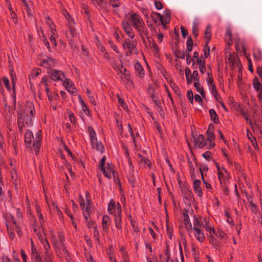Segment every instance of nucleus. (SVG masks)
Listing matches in <instances>:
<instances>
[{"label":"nucleus","mask_w":262,"mask_h":262,"mask_svg":"<svg viewBox=\"0 0 262 262\" xmlns=\"http://www.w3.org/2000/svg\"><path fill=\"white\" fill-rule=\"evenodd\" d=\"M34 113V105L32 102H28L25 105V107L21 111L18 117V128L22 131L25 124L27 126H30L33 124L32 118Z\"/></svg>","instance_id":"f257e3e1"},{"label":"nucleus","mask_w":262,"mask_h":262,"mask_svg":"<svg viewBox=\"0 0 262 262\" xmlns=\"http://www.w3.org/2000/svg\"><path fill=\"white\" fill-rule=\"evenodd\" d=\"M103 57L109 61L113 69L117 72L118 77L123 80L130 81L131 75L122 64V55H119V60L117 61L114 57L110 58L108 54L105 51L102 53Z\"/></svg>","instance_id":"f03ea898"},{"label":"nucleus","mask_w":262,"mask_h":262,"mask_svg":"<svg viewBox=\"0 0 262 262\" xmlns=\"http://www.w3.org/2000/svg\"><path fill=\"white\" fill-rule=\"evenodd\" d=\"M41 139L42 137L40 130H38L36 133L35 138H34L32 132L29 130H27L25 134V142L26 146L30 149H34L36 155L39 152L40 145V142Z\"/></svg>","instance_id":"7ed1b4c3"},{"label":"nucleus","mask_w":262,"mask_h":262,"mask_svg":"<svg viewBox=\"0 0 262 262\" xmlns=\"http://www.w3.org/2000/svg\"><path fill=\"white\" fill-rule=\"evenodd\" d=\"M128 21L133 25L140 35L143 36L146 35L147 29L141 17L139 14L134 12L128 13Z\"/></svg>","instance_id":"20e7f679"},{"label":"nucleus","mask_w":262,"mask_h":262,"mask_svg":"<svg viewBox=\"0 0 262 262\" xmlns=\"http://www.w3.org/2000/svg\"><path fill=\"white\" fill-rule=\"evenodd\" d=\"M207 75H208V77L206 78V82L209 90L211 92V94L213 96L214 99L216 101H219V100L221 99V98L217 91L216 86L213 79L212 74L211 72L208 71L207 72Z\"/></svg>","instance_id":"39448f33"},{"label":"nucleus","mask_w":262,"mask_h":262,"mask_svg":"<svg viewBox=\"0 0 262 262\" xmlns=\"http://www.w3.org/2000/svg\"><path fill=\"white\" fill-rule=\"evenodd\" d=\"M137 43L134 40L126 39L122 44V47L126 50V55L127 56H131L133 53L137 54Z\"/></svg>","instance_id":"423d86ee"},{"label":"nucleus","mask_w":262,"mask_h":262,"mask_svg":"<svg viewBox=\"0 0 262 262\" xmlns=\"http://www.w3.org/2000/svg\"><path fill=\"white\" fill-rule=\"evenodd\" d=\"M108 211L114 216L121 215V205L119 203H116L115 201L112 200L108 206Z\"/></svg>","instance_id":"0eeeda50"},{"label":"nucleus","mask_w":262,"mask_h":262,"mask_svg":"<svg viewBox=\"0 0 262 262\" xmlns=\"http://www.w3.org/2000/svg\"><path fill=\"white\" fill-rule=\"evenodd\" d=\"M45 90L48 99L50 101L51 106L54 110H56L57 101L59 99V95L56 92L52 94V93L50 91L49 87L46 86Z\"/></svg>","instance_id":"6e6552de"},{"label":"nucleus","mask_w":262,"mask_h":262,"mask_svg":"<svg viewBox=\"0 0 262 262\" xmlns=\"http://www.w3.org/2000/svg\"><path fill=\"white\" fill-rule=\"evenodd\" d=\"M62 82L63 86L70 94L73 95L77 94V89L73 81L66 78Z\"/></svg>","instance_id":"1a4fd4ad"},{"label":"nucleus","mask_w":262,"mask_h":262,"mask_svg":"<svg viewBox=\"0 0 262 262\" xmlns=\"http://www.w3.org/2000/svg\"><path fill=\"white\" fill-rule=\"evenodd\" d=\"M55 64V60L52 58L48 56L42 57L40 61V65L45 68L54 67Z\"/></svg>","instance_id":"9d476101"},{"label":"nucleus","mask_w":262,"mask_h":262,"mask_svg":"<svg viewBox=\"0 0 262 262\" xmlns=\"http://www.w3.org/2000/svg\"><path fill=\"white\" fill-rule=\"evenodd\" d=\"M50 77L52 80L63 81L66 78L64 73L61 71L54 70L50 73Z\"/></svg>","instance_id":"9b49d317"},{"label":"nucleus","mask_w":262,"mask_h":262,"mask_svg":"<svg viewBox=\"0 0 262 262\" xmlns=\"http://www.w3.org/2000/svg\"><path fill=\"white\" fill-rule=\"evenodd\" d=\"M194 146L199 148H202L206 146V141L203 135L193 136Z\"/></svg>","instance_id":"f8f14e48"},{"label":"nucleus","mask_w":262,"mask_h":262,"mask_svg":"<svg viewBox=\"0 0 262 262\" xmlns=\"http://www.w3.org/2000/svg\"><path fill=\"white\" fill-rule=\"evenodd\" d=\"M58 240H57L53 235H52V240L54 246L56 249L62 248L63 246V241L64 239L62 234L59 233L58 235Z\"/></svg>","instance_id":"ddd939ff"},{"label":"nucleus","mask_w":262,"mask_h":262,"mask_svg":"<svg viewBox=\"0 0 262 262\" xmlns=\"http://www.w3.org/2000/svg\"><path fill=\"white\" fill-rule=\"evenodd\" d=\"M253 85L255 90L258 93V98L262 101V84L259 79L255 77L253 80Z\"/></svg>","instance_id":"4468645a"},{"label":"nucleus","mask_w":262,"mask_h":262,"mask_svg":"<svg viewBox=\"0 0 262 262\" xmlns=\"http://www.w3.org/2000/svg\"><path fill=\"white\" fill-rule=\"evenodd\" d=\"M122 27L127 36L131 39L135 37V34L131 25L127 21H122Z\"/></svg>","instance_id":"2eb2a0df"},{"label":"nucleus","mask_w":262,"mask_h":262,"mask_svg":"<svg viewBox=\"0 0 262 262\" xmlns=\"http://www.w3.org/2000/svg\"><path fill=\"white\" fill-rule=\"evenodd\" d=\"M110 224V219L107 215H104L102 219V234H107L108 231V228Z\"/></svg>","instance_id":"dca6fc26"},{"label":"nucleus","mask_w":262,"mask_h":262,"mask_svg":"<svg viewBox=\"0 0 262 262\" xmlns=\"http://www.w3.org/2000/svg\"><path fill=\"white\" fill-rule=\"evenodd\" d=\"M210 236H213L216 238L218 239L219 241H223L225 240L227 238L226 234L221 229H218L217 230H215L214 229V233H211L210 234Z\"/></svg>","instance_id":"f3484780"},{"label":"nucleus","mask_w":262,"mask_h":262,"mask_svg":"<svg viewBox=\"0 0 262 262\" xmlns=\"http://www.w3.org/2000/svg\"><path fill=\"white\" fill-rule=\"evenodd\" d=\"M202 226L209 232V234L211 233H214V228L213 227L209 219H203L202 221Z\"/></svg>","instance_id":"a211bd4d"},{"label":"nucleus","mask_w":262,"mask_h":262,"mask_svg":"<svg viewBox=\"0 0 262 262\" xmlns=\"http://www.w3.org/2000/svg\"><path fill=\"white\" fill-rule=\"evenodd\" d=\"M193 232V234L195 238L200 242L203 243L205 237L203 231L201 229H192Z\"/></svg>","instance_id":"6ab92c4d"},{"label":"nucleus","mask_w":262,"mask_h":262,"mask_svg":"<svg viewBox=\"0 0 262 262\" xmlns=\"http://www.w3.org/2000/svg\"><path fill=\"white\" fill-rule=\"evenodd\" d=\"M48 36L50 40L51 43L55 47L56 46L57 43L56 42V38H57V33L56 30L55 29H53V28H52V30H49L48 33Z\"/></svg>","instance_id":"aec40b11"},{"label":"nucleus","mask_w":262,"mask_h":262,"mask_svg":"<svg viewBox=\"0 0 262 262\" xmlns=\"http://www.w3.org/2000/svg\"><path fill=\"white\" fill-rule=\"evenodd\" d=\"M47 203L50 211L56 212L59 216L62 214L61 211L52 201L47 200Z\"/></svg>","instance_id":"412c9836"},{"label":"nucleus","mask_w":262,"mask_h":262,"mask_svg":"<svg viewBox=\"0 0 262 262\" xmlns=\"http://www.w3.org/2000/svg\"><path fill=\"white\" fill-rule=\"evenodd\" d=\"M193 188L195 193L199 197H201L203 195V191L201 187V182L200 180H195L194 181Z\"/></svg>","instance_id":"4be33fe9"},{"label":"nucleus","mask_w":262,"mask_h":262,"mask_svg":"<svg viewBox=\"0 0 262 262\" xmlns=\"http://www.w3.org/2000/svg\"><path fill=\"white\" fill-rule=\"evenodd\" d=\"M148 92L150 95V97L152 101L158 106H159L160 103L159 98L156 95L155 93L154 89L152 86H149Z\"/></svg>","instance_id":"5701e85b"},{"label":"nucleus","mask_w":262,"mask_h":262,"mask_svg":"<svg viewBox=\"0 0 262 262\" xmlns=\"http://www.w3.org/2000/svg\"><path fill=\"white\" fill-rule=\"evenodd\" d=\"M62 14L64 15L66 18L68 20V23L70 25V33L71 34L72 36H74V30L72 27V25L74 24V22L73 18L71 17V16L68 14V12L66 10H63L62 11Z\"/></svg>","instance_id":"b1692460"},{"label":"nucleus","mask_w":262,"mask_h":262,"mask_svg":"<svg viewBox=\"0 0 262 262\" xmlns=\"http://www.w3.org/2000/svg\"><path fill=\"white\" fill-rule=\"evenodd\" d=\"M88 131L92 146H94L95 143H97V141L96 133L94 131V128L91 126H89L88 127Z\"/></svg>","instance_id":"393cba45"},{"label":"nucleus","mask_w":262,"mask_h":262,"mask_svg":"<svg viewBox=\"0 0 262 262\" xmlns=\"http://www.w3.org/2000/svg\"><path fill=\"white\" fill-rule=\"evenodd\" d=\"M101 170L106 178L108 179L111 178L112 174L113 173V166L112 164H107L106 167H104L101 168Z\"/></svg>","instance_id":"a878e982"},{"label":"nucleus","mask_w":262,"mask_h":262,"mask_svg":"<svg viewBox=\"0 0 262 262\" xmlns=\"http://www.w3.org/2000/svg\"><path fill=\"white\" fill-rule=\"evenodd\" d=\"M217 168L218 177L221 183L225 181L227 176V171L224 168H221L217 165H216Z\"/></svg>","instance_id":"bb28decb"},{"label":"nucleus","mask_w":262,"mask_h":262,"mask_svg":"<svg viewBox=\"0 0 262 262\" xmlns=\"http://www.w3.org/2000/svg\"><path fill=\"white\" fill-rule=\"evenodd\" d=\"M79 202L83 212L84 210L89 212V210L90 208V202L89 201H87L86 204H85L84 199L80 197L79 199Z\"/></svg>","instance_id":"cd10ccee"},{"label":"nucleus","mask_w":262,"mask_h":262,"mask_svg":"<svg viewBox=\"0 0 262 262\" xmlns=\"http://www.w3.org/2000/svg\"><path fill=\"white\" fill-rule=\"evenodd\" d=\"M253 56L256 61L262 60V50L259 48H255L253 51Z\"/></svg>","instance_id":"c85d7f7f"},{"label":"nucleus","mask_w":262,"mask_h":262,"mask_svg":"<svg viewBox=\"0 0 262 262\" xmlns=\"http://www.w3.org/2000/svg\"><path fill=\"white\" fill-rule=\"evenodd\" d=\"M115 224L118 229V233L122 232V219L121 215L115 216Z\"/></svg>","instance_id":"c756f323"},{"label":"nucleus","mask_w":262,"mask_h":262,"mask_svg":"<svg viewBox=\"0 0 262 262\" xmlns=\"http://www.w3.org/2000/svg\"><path fill=\"white\" fill-rule=\"evenodd\" d=\"M193 85L196 91L198 93H199L203 97H205V92L204 90L203 86L200 83V81L197 82H194Z\"/></svg>","instance_id":"7c9ffc66"},{"label":"nucleus","mask_w":262,"mask_h":262,"mask_svg":"<svg viewBox=\"0 0 262 262\" xmlns=\"http://www.w3.org/2000/svg\"><path fill=\"white\" fill-rule=\"evenodd\" d=\"M253 132L259 139H262V127L256 124L252 126Z\"/></svg>","instance_id":"2f4dec72"},{"label":"nucleus","mask_w":262,"mask_h":262,"mask_svg":"<svg viewBox=\"0 0 262 262\" xmlns=\"http://www.w3.org/2000/svg\"><path fill=\"white\" fill-rule=\"evenodd\" d=\"M204 36L206 39L205 43L208 44L209 42L210 39L211 37V29L210 26H208L204 32Z\"/></svg>","instance_id":"473e14b6"},{"label":"nucleus","mask_w":262,"mask_h":262,"mask_svg":"<svg viewBox=\"0 0 262 262\" xmlns=\"http://www.w3.org/2000/svg\"><path fill=\"white\" fill-rule=\"evenodd\" d=\"M235 48L237 51H242L246 53V49L239 38L235 39Z\"/></svg>","instance_id":"72a5a7b5"},{"label":"nucleus","mask_w":262,"mask_h":262,"mask_svg":"<svg viewBox=\"0 0 262 262\" xmlns=\"http://www.w3.org/2000/svg\"><path fill=\"white\" fill-rule=\"evenodd\" d=\"M209 115L211 120L215 124H217L219 122V119L217 115L216 114L215 111L211 109L209 110Z\"/></svg>","instance_id":"f704fd0d"},{"label":"nucleus","mask_w":262,"mask_h":262,"mask_svg":"<svg viewBox=\"0 0 262 262\" xmlns=\"http://www.w3.org/2000/svg\"><path fill=\"white\" fill-rule=\"evenodd\" d=\"M83 214H84V217H85V219L86 221V225L87 226V227H88V228L89 229H93V228H94L95 226H97L90 219V217L89 216V214H88V215H86V214H85V212H83Z\"/></svg>","instance_id":"c9c22d12"},{"label":"nucleus","mask_w":262,"mask_h":262,"mask_svg":"<svg viewBox=\"0 0 262 262\" xmlns=\"http://www.w3.org/2000/svg\"><path fill=\"white\" fill-rule=\"evenodd\" d=\"M136 70L138 72V76L140 78H142L144 75V69L141 64L139 63H136L135 66Z\"/></svg>","instance_id":"e433bc0d"},{"label":"nucleus","mask_w":262,"mask_h":262,"mask_svg":"<svg viewBox=\"0 0 262 262\" xmlns=\"http://www.w3.org/2000/svg\"><path fill=\"white\" fill-rule=\"evenodd\" d=\"M202 221L199 220L196 216H193V227L192 229H200L202 226Z\"/></svg>","instance_id":"4c0bfd02"},{"label":"nucleus","mask_w":262,"mask_h":262,"mask_svg":"<svg viewBox=\"0 0 262 262\" xmlns=\"http://www.w3.org/2000/svg\"><path fill=\"white\" fill-rule=\"evenodd\" d=\"M225 40L227 43L230 45L232 43V33L230 28H227L225 35Z\"/></svg>","instance_id":"58836bf2"},{"label":"nucleus","mask_w":262,"mask_h":262,"mask_svg":"<svg viewBox=\"0 0 262 262\" xmlns=\"http://www.w3.org/2000/svg\"><path fill=\"white\" fill-rule=\"evenodd\" d=\"M117 97L119 107H121L124 111H127L128 110L127 104L125 103L124 100L119 96H118Z\"/></svg>","instance_id":"ea45409f"},{"label":"nucleus","mask_w":262,"mask_h":262,"mask_svg":"<svg viewBox=\"0 0 262 262\" xmlns=\"http://www.w3.org/2000/svg\"><path fill=\"white\" fill-rule=\"evenodd\" d=\"M21 2L23 3V9L26 11L28 16H32V14L31 13V10L29 6V5L27 3V2L25 0H21Z\"/></svg>","instance_id":"a19ab883"},{"label":"nucleus","mask_w":262,"mask_h":262,"mask_svg":"<svg viewBox=\"0 0 262 262\" xmlns=\"http://www.w3.org/2000/svg\"><path fill=\"white\" fill-rule=\"evenodd\" d=\"M199 25V22L198 19H195L193 21V25H192V32L194 35L195 36L198 35V26Z\"/></svg>","instance_id":"79ce46f5"},{"label":"nucleus","mask_w":262,"mask_h":262,"mask_svg":"<svg viewBox=\"0 0 262 262\" xmlns=\"http://www.w3.org/2000/svg\"><path fill=\"white\" fill-rule=\"evenodd\" d=\"M204 55L201 57L204 59H206L210 54V48L208 44H206L203 49Z\"/></svg>","instance_id":"37998d69"},{"label":"nucleus","mask_w":262,"mask_h":262,"mask_svg":"<svg viewBox=\"0 0 262 262\" xmlns=\"http://www.w3.org/2000/svg\"><path fill=\"white\" fill-rule=\"evenodd\" d=\"M215 146L214 138H208L206 146L208 149L212 148Z\"/></svg>","instance_id":"c03bdc74"},{"label":"nucleus","mask_w":262,"mask_h":262,"mask_svg":"<svg viewBox=\"0 0 262 262\" xmlns=\"http://www.w3.org/2000/svg\"><path fill=\"white\" fill-rule=\"evenodd\" d=\"M45 23L48 26L49 30H52V28L55 29V26L53 23L52 20L48 17L45 18Z\"/></svg>","instance_id":"a18cd8bd"},{"label":"nucleus","mask_w":262,"mask_h":262,"mask_svg":"<svg viewBox=\"0 0 262 262\" xmlns=\"http://www.w3.org/2000/svg\"><path fill=\"white\" fill-rule=\"evenodd\" d=\"M2 80L4 84L5 85L8 91L10 92L12 95H14L12 93V89H11L10 88L9 79L7 77H4Z\"/></svg>","instance_id":"49530a36"},{"label":"nucleus","mask_w":262,"mask_h":262,"mask_svg":"<svg viewBox=\"0 0 262 262\" xmlns=\"http://www.w3.org/2000/svg\"><path fill=\"white\" fill-rule=\"evenodd\" d=\"M183 220L184 221V223L186 226L191 227V224L189 220V215L187 212L183 213Z\"/></svg>","instance_id":"de8ad7c7"},{"label":"nucleus","mask_w":262,"mask_h":262,"mask_svg":"<svg viewBox=\"0 0 262 262\" xmlns=\"http://www.w3.org/2000/svg\"><path fill=\"white\" fill-rule=\"evenodd\" d=\"M159 16H160V20H161V23L162 24H164V21H163L164 17H167V20H170V13L169 11V10L165 11L164 12V15L163 16H162L161 15H159Z\"/></svg>","instance_id":"09e8293b"},{"label":"nucleus","mask_w":262,"mask_h":262,"mask_svg":"<svg viewBox=\"0 0 262 262\" xmlns=\"http://www.w3.org/2000/svg\"><path fill=\"white\" fill-rule=\"evenodd\" d=\"M93 146L94 147H96L97 150L100 151L101 153H103L104 150V146L101 142H98L97 141V143H95Z\"/></svg>","instance_id":"8fccbe9b"},{"label":"nucleus","mask_w":262,"mask_h":262,"mask_svg":"<svg viewBox=\"0 0 262 262\" xmlns=\"http://www.w3.org/2000/svg\"><path fill=\"white\" fill-rule=\"evenodd\" d=\"M81 106L82 110L84 112V113L87 116H91V113L88 108L86 104L85 103H83V104H80Z\"/></svg>","instance_id":"3c124183"},{"label":"nucleus","mask_w":262,"mask_h":262,"mask_svg":"<svg viewBox=\"0 0 262 262\" xmlns=\"http://www.w3.org/2000/svg\"><path fill=\"white\" fill-rule=\"evenodd\" d=\"M127 178L128 181L132 184V186L134 187L136 185V178L134 176H133L132 173H129L127 175Z\"/></svg>","instance_id":"603ef678"},{"label":"nucleus","mask_w":262,"mask_h":262,"mask_svg":"<svg viewBox=\"0 0 262 262\" xmlns=\"http://www.w3.org/2000/svg\"><path fill=\"white\" fill-rule=\"evenodd\" d=\"M42 245V246L43 247V249L45 250V254L51 253L50 252L51 247H50V244H49L48 241H44V244H43Z\"/></svg>","instance_id":"864d4df0"},{"label":"nucleus","mask_w":262,"mask_h":262,"mask_svg":"<svg viewBox=\"0 0 262 262\" xmlns=\"http://www.w3.org/2000/svg\"><path fill=\"white\" fill-rule=\"evenodd\" d=\"M45 262H53V255L51 253H45L44 257Z\"/></svg>","instance_id":"5fc2aeb1"},{"label":"nucleus","mask_w":262,"mask_h":262,"mask_svg":"<svg viewBox=\"0 0 262 262\" xmlns=\"http://www.w3.org/2000/svg\"><path fill=\"white\" fill-rule=\"evenodd\" d=\"M32 257L34 259L36 262H43L40 255L36 252V249H34V254Z\"/></svg>","instance_id":"6e6d98bb"},{"label":"nucleus","mask_w":262,"mask_h":262,"mask_svg":"<svg viewBox=\"0 0 262 262\" xmlns=\"http://www.w3.org/2000/svg\"><path fill=\"white\" fill-rule=\"evenodd\" d=\"M210 238H210V242L211 243L212 245L214 248H218V247H219V242H218L217 239L215 237H214L213 236H210Z\"/></svg>","instance_id":"4d7b16f0"},{"label":"nucleus","mask_w":262,"mask_h":262,"mask_svg":"<svg viewBox=\"0 0 262 262\" xmlns=\"http://www.w3.org/2000/svg\"><path fill=\"white\" fill-rule=\"evenodd\" d=\"M187 52H190L192 49V40L190 37H188L186 43Z\"/></svg>","instance_id":"13d9d810"},{"label":"nucleus","mask_w":262,"mask_h":262,"mask_svg":"<svg viewBox=\"0 0 262 262\" xmlns=\"http://www.w3.org/2000/svg\"><path fill=\"white\" fill-rule=\"evenodd\" d=\"M251 210L254 212L255 214H256L258 212V208L256 204H255L253 202H250L249 204Z\"/></svg>","instance_id":"bf43d9fd"},{"label":"nucleus","mask_w":262,"mask_h":262,"mask_svg":"<svg viewBox=\"0 0 262 262\" xmlns=\"http://www.w3.org/2000/svg\"><path fill=\"white\" fill-rule=\"evenodd\" d=\"M187 97L189 102L192 104L193 102V95L192 91L189 90L187 91Z\"/></svg>","instance_id":"052dcab7"},{"label":"nucleus","mask_w":262,"mask_h":262,"mask_svg":"<svg viewBox=\"0 0 262 262\" xmlns=\"http://www.w3.org/2000/svg\"><path fill=\"white\" fill-rule=\"evenodd\" d=\"M192 78H193L194 82H197L200 81L199 77V73L198 71L194 70L192 74Z\"/></svg>","instance_id":"680f3d73"},{"label":"nucleus","mask_w":262,"mask_h":262,"mask_svg":"<svg viewBox=\"0 0 262 262\" xmlns=\"http://www.w3.org/2000/svg\"><path fill=\"white\" fill-rule=\"evenodd\" d=\"M41 32L42 35V37L43 38V42L44 43V45L47 47L48 49L50 48V44L49 42L48 41L47 39L46 38V36L44 34L43 31L42 29H41Z\"/></svg>","instance_id":"e2e57ef3"},{"label":"nucleus","mask_w":262,"mask_h":262,"mask_svg":"<svg viewBox=\"0 0 262 262\" xmlns=\"http://www.w3.org/2000/svg\"><path fill=\"white\" fill-rule=\"evenodd\" d=\"M186 62H187V64L189 65V64H190L191 63V62H192L193 64H194V61L191 58L189 52L186 53Z\"/></svg>","instance_id":"0e129e2a"},{"label":"nucleus","mask_w":262,"mask_h":262,"mask_svg":"<svg viewBox=\"0 0 262 262\" xmlns=\"http://www.w3.org/2000/svg\"><path fill=\"white\" fill-rule=\"evenodd\" d=\"M93 229H94L93 234L95 239L97 240H99V232L97 229V226H95L94 228H93Z\"/></svg>","instance_id":"69168bd1"},{"label":"nucleus","mask_w":262,"mask_h":262,"mask_svg":"<svg viewBox=\"0 0 262 262\" xmlns=\"http://www.w3.org/2000/svg\"><path fill=\"white\" fill-rule=\"evenodd\" d=\"M111 5L114 8L120 6V4L118 0H110Z\"/></svg>","instance_id":"338daca9"},{"label":"nucleus","mask_w":262,"mask_h":262,"mask_svg":"<svg viewBox=\"0 0 262 262\" xmlns=\"http://www.w3.org/2000/svg\"><path fill=\"white\" fill-rule=\"evenodd\" d=\"M196 60L197 64L199 65V67H201V66H204L205 65V59L202 58V57L198 58Z\"/></svg>","instance_id":"774afa93"}]
</instances>
